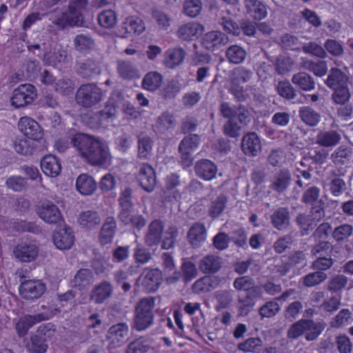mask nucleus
I'll return each mask as SVG.
<instances>
[{
	"mask_svg": "<svg viewBox=\"0 0 353 353\" xmlns=\"http://www.w3.org/2000/svg\"><path fill=\"white\" fill-rule=\"evenodd\" d=\"M71 142L80 156L90 164L110 163L112 157L109 148L99 139L85 134H77Z\"/></svg>",
	"mask_w": 353,
	"mask_h": 353,
	"instance_id": "nucleus-1",
	"label": "nucleus"
},
{
	"mask_svg": "<svg viewBox=\"0 0 353 353\" xmlns=\"http://www.w3.org/2000/svg\"><path fill=\"white\" fill-rule=\"evenodd\" d=\"M163 223L159 219L152 221L148 226L146 232L144 236L145 243L152 247L157 245L161 241L162 243L161 248L163 250H170L172 248L176 241L179 231L176 226H169L164 233Z\"/></svg>",
	"mask_w": 353,
	"mask_h": 353,
	"instance_id": "nucleus-2",
	"label": "nucleus"
},
{
	"mask_svg": "<svg viewBox=\"0 0 353 353\" xmlns=\"http://www.w3.org/2000/svg\"><path fill=\"white\" fill-rule=\"evenodd\" d=\"M154 307L155 299L153 297L141 299L134 309L132 328L137 332H143L150 327L154 321Z\"/></svg>",
	"mask_w": 353,
	"mask_h": 353,
	"instance_id": "nucleus-3",
	"label": "nucleus"
},
{
	"mask_svg": "<svg viewBox=\"0 0 353 353\" xmlns=\"http://www.w3.org/2000/svg\"><path fill=\"white\" fill-rule=\"evenodd\" d=\"M104 95V92L97 84L85 83L78 88L75 98L78 105L90 108L99 103Z\"/></svg>",
	"mask_w": 353,
	"mask_h": 353,
	"instance_id": "nucleus-4",
	"label": "nucleus"
},
{
	"mask_svg": "<svg viewBox=\"0 0 353 353\" xmlns=\"http://www.w3.org/2000/svg\"><path fill=\"white\" fill-rule=\"evenodd\" d=\"M37 97V90L34 85L25 83L15 88L10 97L11 105L19 109L23 108L34 101Z\"/></svg>",
	"mask_w": 353,
	"mask_h": 353,
	"instance_id": "nucleus-5",
	"label": "nucleus"
},
{
	"mask_svg": "<svg viewBox=\"0 0 353 353\" xmlns=\"http://www.w3.org/2000/svg\"><path fill=\"white\" fill-rule=\"evenodd\" d=\"M54 315V313L52 311H46L34 315H24L20 317L15 323L17 334L20 337L24 336L33 325L43 321L48 320Z\"/></svg>",
	"mask_w": 353,
	"mask_h": 353,
	"instance_id": "nucleus-6",
	"label": "nucleus"
},
{
	"mask_svg": "<svg viewBox=\"0 0 353 353\" xmlns=\"http://www.w3.org/2000/svg\"><path fill=\"white\" fill-rule=\"evenodd\" d=\"M19 131L27 138L40 142L43 137V131L41 125L29 117L20 118L18 122Z\"/></svg>",
	"mask_w": 353,
	"mask_h": 353,
	"instance_id": "nucleus-7",
	"label": "nucleus"
},
{
	"mask_svg": "<svg viewBox=\"0 0 353 353\" xmlns=\"http://www.w3.org/2000/svg\"><path fill=\"white\" fill-rule=\"evenodd\" d=\"M136 178L141 188L152 192L156 185V175L153 168L148 163H141L137 166Z\"/></svg>",
	"mask_w": 353,
	"mask_h": 353,
	"instance_id": "nucleus-8",
	"label": "nucleus"
},
{
	"mask_svg": "<svg viewBox=\"0 0 353 353\" xmlns=\"http://www.w3.org/2000/svg\"><path fill=\"white\" fill-rule=\"evenodd\" d=\"M129 326L126 323H119L112 325L107 334L111 348L122 346L128 339Z\"/></svg>",
	"mask_w": 353,
	"mask_h": 353,
	"instance_id": "nucleus-9",
	"label": "nucleus"
},
{
	"mask_svg": "<svg viewBox=\"0 0 353 353\" xmlns=\"http://www.w3.org/2000/svg\"><path fill=\"white\" fill-rule=\"evenodd\" d=\"M46 286L41 281L29 280L23 282L19 287L21 296L27 300L39 299L45 292Z\"/></svg>",
	"mask_w": 353,
	"mask_h": 353,
	"instance_id": "nucleus-10",
	"label": "nucleus"
},
{
	"mask_svg": "<svg viewBox=\"0 0 353 353\" xmlns=\"http://www.w3.org/2000/svg\"><path fill=\"white\" fill-rule=\"evenodd\" d=\"M14 256L22 262H30L37 258L39 248L33 241H23L19 243L14 250Z\"/></svg>",
	"mask_w": 353,
	"mask_h": 353,
	"instance_id": "nucleus-11",
	"label": "nucleus"
},
{
	"mask_svg": "<svg viewBox=\"0 0 353 353\" xmlns=\"http://www.w3.org/2000/svg\"><path fill=\"white\" fill-rule=\"evenodd\" d=\"M37 211L39 216L48 223H57L62 220L59 209L51 201L43 202Z\"/></svg>",
	"mask_w": 353,
	"mask_h": 353,
	"instance_id": "nucleus-12",
	"label": "nucleus"
},
{
	"mask_svg": "<svg viewBox=\"0 0 353 353\" xmlns=\"http://www.w3.org/2000/svg\"><path fill=\"white\" fill-rule=\"evenodd\" d=\"M198 143L199 137L195 134L184 138L179 145V150L181 154V158L187 165L192 161V152L196 150Z\"/></svg>",
	"mask_w": 353,
	"mask_h": 353,
	"instance_id": "nucleus-13",
	"label": "nucleus"
},
{
	"mask_svg": "<svg viewBox=\"0 0 353 353\" xmlns=\"http://www.w3.org/2000/svg\"><path fill=\"white\" fill-rule=\"evenodd\" d=\"M228 37L220 31H211L206 33L201 39V45L208 50L214 51L225 46Z\"/></svg>",
	"mask_w": 353,
	"mask_h": 353,
	"instance_id": "nucleus-14",
	"label": "nucleus"
},
{
	"mask_svg": "<svg viewBox=\"0 0 353 353\" xmlns=\"http://www.w3.org/2000/svg\"><path fill=\"white\" fill-rule=\"evenodd\" d=\"M53 242L59 250H69L74 242V235L70 228H60L53 234Z\"/></svg>",
	"mask_w": 353,
	"mask_h": 353,
	"instance_id": "nucleus-15",
	"label": "nucleus"
},
{
	"mask_svg": "<svg viewBox=\"0 0 353 353\" xmlns=\"http://www.w3.org/2000/svg\"><path fill=\"white\" fill-rule=\"evenodd\" d=\"M311 213L314 216L313 218L304 214H300L296 217V223L303 231V235L308 234L309 232L313 229V220L317 219L319 221L321 219L323 214V208L320 205L312 206Z\"/></svg>",
	"mask_w": 353,
	"mask_h": 353,
	"instance_id": "nucleus-16",
	"label": "nucleus"
},
{
	"mask_svg": "<svg viewBox=\"0 0 353 353\" xmlns=\"http://www.w3.org/2000/svg\"><path fill=\"white\" fill-rule=\"evenodd\" d=\"M241 149L245 154L256 157L261 151V145L259 137L256 132H248L243 136Z\"/></svg>",
	"mask_w": 353,
	"mask_h": 353,
	"instance_id": "nucleus-17",
	"label": "nucleus"
},
{
	"mask_svg": "<svg viewBox=\"0 0 353 353\" xmlns=\"http://www.w3.org/2000/svg\"><path fill=\"white\" fill-rule=\"evenodd\" d=\"M68 60L67 51L60 45H56L53 51L46 53L43 59L46 64L54 68L61 67Z\"/></svg>",
	"mask_w": 353,
	"mask_h": 353,
	"instance_id": "nucleus-18",
	"label": "nucleus"
},
{
	"mask_svg": "<svg viewBox=\"0 0 353 353\" xmlns=\"http://www.w3.org/2000/svg\"><path fill=\"white\" fill-rule=\"evenodd\" d=\"M98 114L101 128H106L114 125V122L117 117V105L112 101L111 97L108 99L105 108Z\"/></svg>",
	"mask_w": 353,
	"mask_h": 353,
	"instance_id": "nucleus-19",
	"label": "nucleus"
},
{
	"mask_svg": "<svg viewBox=\"0 0 353 353\" xmlns=\"http://www.w3.org/2000/svg\"><path fill=\"white\" fill-rule=\"evenodd\" d=\"M290 181V172L288 169H281L272 176L270 188L277 192H283L289 187Z\"/></svg>",
	"mask_w": 353,
	"mask_h": 353,
	"instance_id": "nucleus-20",
	"label": "nucleus"
},
{
	"mask_svg": "<svg viewBox=\"0 0 353 353\" xmlns=\"http://www.w3.org/2000/svg\"><path fill=\"white\" fill-rule=\"evenodd\" d=\"M76 189L82 195H92L97 188L94 178L88 174H81L76 179Z\"/></svg>",
	"mask_w": 353,
	"mask_h": 353,
	"instance_id": "nucleus-21",
	"label": "nucleus"
},
{
	"mask_svg": "<svg viewBox=\"0 0 353 353\" xmlns=\"http://www.w3.org/2000/svg\"><path fill=\"white\" fill-rule=\"evenodd\" d=\"M112 293V285L107 281L101 282L92 290L90 299L96 304H101L111 296Z\"/></svg>",
	"mask_w": 353,
	"mask_h": 353,
	"instance_id": "nucleus-22",
	"label": "nucleus"
},
{
	"mask_svg": "<svg viewBox=\"0 0 353 353\" xmlns=\"http://www.w3.org/2000/svg\"><path fill=\"white\" fill-rule=\"evenodd\" d=\"M162 272L159 269H152L145 274L142 284L148 292L156 291L162 281Z\"/></svg>",
	"mask_w": 353,
	"mask_h": 353,
	"instance_id": "nucleus-23",
	"label": "nucleus"
},
{
	"mask_svg": "<svg viewBox=\"0 0 353 353\" xmlns=\"http://www.w3.org/2000/svg\"><path fill=\"white\" fill-rule=\"evenodd\" d=\"M41 168L45 174L51 177L58 176L61 170L59 160L53 155L45 156L41 161Z\"/></svg>",
	"mask_w": 353,
	"mask_h": 353,
	"instance_id": "nucleus-24",
	"label": "nucleus"
},
{
	"mask_svg": "<svg viewBox=\"0 0 353 353\" xmlns=\"http://www.w3.org/2000/svg\"><path fill=\"white\" fill-rule=\"evenodd\" d=\"M341 139V134L334 130H321L316 135V143L327 148L336 145Z\"/></svg>",
	"mask_w": 353,
	"mask_h": 353,
	"instance_id": "nucleus-25",
	"label": "nucleus"
},
{
	"mask_svg": "<svg viewBox=\"0 0 353 353\" xmlns=\"http://www.w3.org/2000/svg\"><path fill=\"white\" fill-rule=\"evenodd\" d=\"M245 6L248 13L255 20L261 21L268 15L265 5L259 0H245Z\"/></svg>",
	"mask_w": 353,
	"mask_h": 353,
	"instance_id": "nucleus-26",
	"label": "nucleus"
},
{
	"mask_svg": "<svg viewBox=\"0 0 353 353\" xmlns=\"http://www.w3.org/2000/svg\"><path fill=\"white\" fill-rule=\"evenodd\" d=\"M13 147L16 152L24 156L32 155L37 151L34 141L26 137H17L14 139Z\"/></svg>",
	"mask_w": 353,
	"mask_h": 353,
	"instance_id": "nucleus-27",
	"label": "nucleus"
},
{
	"mask_svg": "<svg viewBox=\"0 0 353 353\" xmlns=\"http://www.w3.org/2000/svg\"><path fill=\"white\" fill-rule=\"evenodd\" d=\"M292 82L303 91H312L315 89L316 83L314 78L305 72L294 74Z\"/></svg>",
	"mask_w": 353,
	"mask_h": 353,
	"instance_id": "nucleus-28",
	"label": "nucleus"
},
{
	"mask_svg": "<svg viewBox=\"0 0 353 353\" xmlns=\"http://www.w3.org/2000/svg\"><path fill=\"white\" fill-rule=\"evenodd\" d=\"M119 218L125 225L131 224L133 228L140 230L146 225L145 217L139 214H130L128 210H121Z\"/></svg>",
	"mask_w": 353,
	"mask_h": 353,
	"instance_id": "nucleus-29",
	"label": "nucleus"
},
{
	"mask_svg": "<svg viewBox=\"0 0 353 353\" xmlns=\"http://www.w3.org/2000/svg\"><path fill=\"white\" fill-rule=\"evenodd\" d=\"M117 72L121 78L123 79H139L140 74L139 70L130 61H118Z\"/></svg>",
	"mask_w": 353,
	"mask_h": 353,
	"instance_id": "nucleus-30",
	"label": "nucleus"
},
{
	"mask_svg": "<svg viewBox=\"0 0 353 353\" xmlns=\"http://www.w3.org/2000/svg\"><path fill=\"white\" fill-rule=\"evenodd\" d=\"M272 225L279 230L285 229L290 223V213L286 208H279L271 215Z\"/></svg>",
	"mask_w": 353,
	"mask_h": 353,
	"instance_id": "nucleus-31",
	"label": "nucleus"
},
{
	"mask_svg": "<svg viewBox=\"0 0 353 353\" xmlns=\"http://www.w3.org/2000/svg\"><path fill=\"white\" fill-rule=\"evenodd\" d=\"M101 219L96 211L88 210L79 214L78 222L79 225L86 229L92 230L99 225Z\"/></svg>",
	"mask_w": 353,
	"mask_h": 353,
	"instance_id": "nucleus-32",
	"label": "nucleus"
},
{
	"mask_svg": "<svg viewBox=\"0 0 353 353\" xmlns=\"http://www.w3.org/2000/svg\"><path fill=\"white\" fill-rule=\"evenodd\" d=\"M185 56V53L181 48L169 49L165 53L164 63L168 68H174L183 61Z\"/></svg>",
	"mask_w": 353,
	"mask_h": 353,
	"instance_id": "nucleus-33",
	"label": "nucleus"
},
{
	"mask_svg": "<svg viewBox=\"0 0 353 353\" xmlns=\"http://www.w3.org/2000/svg\"><path fill=\"white\" fill-rule=\"evenodd\" d=\"M221 268L220 257L209 254L200 261V270L206 274H214Z\"/></svg>",
	"mask_w": 353,
	"mask_h": 353,
	"instance_id": "nucleus-34",
	"label": "nucleus"
},
{
	"mask_svg": "<svg viewBox=\"0 0 353 353\" xmlns=\"http://www.w3.org/2000/svg\"><path fill=\"white\" fill-rule=\"evenodd\" d=\"M116 229L117 223L115 219L112 216L108 217L100 232V241L102 244H107L112 242L115 234Z\"/></svg>",
	"mask_w": 353,
	"mask_h": 353,
	"instance_id": "nucleus-35",
	"label": "nucleus"
},
{
	"mask_svg": "<svg viewBox=\"0 0 353 353\" xmlns=\"http://www.w3.org/2000/svg\"><path fill=\"white\" fill-rule=\"evenodd\" d=\"M347 78L345 73L337 68H332L327 76L325 83L331 89L345 86Z\"/></svg>",
	"mask_w": 353,
	"mask_h": 353,
	"instance_id": "nucleus-36",
	"label": "nucleus"
},
{
	"mask_svg": "<svg viewBox=\"0 0 353 353\" xmlns=\"http://www.w3.org/2000/svg\"><path fill=\"white\" fill-rule=\"evenodd\" d=\"M77 72L83 78H91L100 73V68L96 61L87 59L78 63Z\"/></svg>",
	"mask_w": 353,
	"mask_h": 353,
	"instance_id": "nucleus-37",
	"label": "nucleus"
},
{
	"mask_svg": "<svg viewBox=\"0 0 353 353\" xmlns=\"http://www.w3.org/2000/svg\"><path fill=\"white\" fill-rule=\"evenodd\" d=\"M74 46L77 51L87 53L94 48L95 43L90 35L79 34L74 39Z\"/></svg>",
	"mask_w": 353,
	"mask_h": 353,
	"instance_id": "nucleus-38",
	"label": "nucleus"
},
{
	"mask_svg": "<svg viewBox=\"0 0 353 353\" xmlns=\"http://www.w3.org/2000/svg\"><path fill=\"white\" fill-rule=\"evenodd\" d=\"M163 82V76L158 72H150L144 77L142 85L147 90L154 92L159 89Z\"/></svg>",
	"mask_w": 353,
	"mask_h": 353,
	"instance_id": "nucleus-39",
	"label": "nucleus"
},
{
	"mask_svg": "<svg viewBox=\"0 0 353 353\" xmlns=\"http://www.w3.org/2000/svg\"><path fill=\"white\" fill-rule=\"evenodd\" d=\"M198 31L199 23L189 22L179 28L177 35L183 40L192 41L197 38Z\"/></svg>",
	"mask_w": 353,
	"mask_h": 353,
	"instance_id": "nucleus-40",
	"label": "nucleus"
},
{
	"mask_svg": "<svg viewBox=\"0 0 353 353\" xmlns=\"http://www.w3.org/2000/svg\"><path fill=\"white\" fill-rule=\"evenodd\" d=\"M123 29L128 34H141L145 27L143 20L139 17H130L123 23Z\"/></svg>",
	"mask_w": 353,
	"mask_h": 353,
	"instance_id": "nucleus-41",
	"label": "nucleus"
},
{
	"mask_svg": "<svg viewBox=\"0 0 353 353\" xmlns=\"http://www.w3.org/2000/svg\"><path fill=\"white\" fill-rule=\"evenodd\" d=\"M302 65L305 69L313 72L317 77H323L327 72V65L325 61L307 59L303 61Z\"/></svg>",
	"mask_w": 353,
	"mask_h": 353,
	"instance_id": "nucleus-42",
	"label": "nucleus"
},
{
	"mask_svg": "<svg viewBox=\"0 0 353 353\" xmlns=\"http://www.w3.org/2000/svg\"><path fill=\"white\" fill-rule=\"evenodd\" d=\"M50 21L60 29H64L68 26L72 27L74 21L68 20L65 10L57 8L50 12Z\"/></svg>",
	"mask_w": 353,
	"mask_h": 353,
	"instance_id": "nucleus-43",
	"label": "nucleus"
},
{
	"mask_svg": "<svg viewBox=\"0 0 353 353\" xmlns=\"http://www.w3.org/2000/svg\"><path fill=\"white\" fill-rule=\"evenodd\" d=\"M305 339L307 341H312L318 338L324 330V326L321 323L314 322L311 319H305Z\"/></svg>",
	"mask_w": 353,
	"mask_h": 353,
	"instance_id": "nucleus-44",
	"label": "nucleus"
},
{
	"mask_svg": "<svg viewBox=\"0 0 353 353\" xmlns=\"http://www.w3.org/2000/svg\"><path fill=\"white\" fill-rule=\"evenodd\" d=\"M259 294L248 293L245 297L239 298L238 312L242 316H247L256 303V298Z\"/></svg>",
	"mask_w": 353,
	"mask_h": 353,
	"instance_id": "nucleus-45",
	"label": "nucleus"
},
{
	"mask_svg": "<svg viewBox=\"0 0 353 353\" xmlns=\"http://www.w3.org/2000/svg\"><path fill=\"white\" fill-rule=\"evenodd\" d=\"M94 280L92 270L89 269H81L74 276V283L79 289H83L89 286Z\"/></svg>",
	"mask_w": 353,
	"mask_h": 353,
	"instance_id": "nucleus-46",
	"label": "nucleus"
},
{
	"mask_svg": "<svg viewBox=\"0 0 353 353\" xmlns=\"http://www.w3.org/2000/svg\"><path fill=\"white\" fill-rule=\"evenodd\" d=\"M217 167L208 159L200 160V178L205 181H210L216 177Z\"/></svg>",
	"mask_w": 353,
	"mask_h": 353,
	"instance_id": "nucleus-47",
	"label": "nucleus"
},
{
	"mask_svg": "<svg viewBox=\"0 0 353 353\" xmlns=\"http://www.w3.org/2000/svg\"><path fill=\"white\" fill-rule=\"evenodd\" d=\"M299 116L301 120L310 126H316L321 120V115L308 106L300 108Z\"/></svg>",
	"mask_w": 353,
	"mask_h": 353,
	"instance_id": "nucleus-48",
	"label": "nucleus"
},
{
	"mask_svg": "<svg viewBox=\"0 0 353 353\" xmlns=\"http://www.w3.org/2000/svg\"><path fill=\"white\" fill-rule=\"evenodd\" d=\"M234 288L239 291H245L251 294H259L257 286H255L249 276L236 278L233 283Z\"/></svg>",
	"mask_w": 353,
	"mask_h": 353,
	"instance_id": "nucleus-49",
	"label": "nucleus"
},
{
	"mask_svg": "<svg viewBox=\"0 0 353 353\" xmlns=\"http://www.w3.org/2000/svg\"><path fill=\"white\" fill-rule=\"evenodd\" d=\"M27 349L32 353H45L48 349L46 339L39 334L31 335L30 342L27 345Z\"/></svg>",
	"mask_w": 353,
	"mask_h": 353,
	"instance_id": "nucleus-50",
	"label": "nucleus"
},
{
	"mask_svg": "<svg viewBox=\"0 0 353 353\" xmlns=\"http://www.w3.org/2000/svg\"><path fill=\"white\" fill-rule=\"evenodd\" d=\"M150 349V341L143 337H140L128 344L125 353H148Z\"/></svg>",
	"mask_w": 353,
	"mask_h": 353,
	"instance_id": "nucleus-51",
	"label": "nucleus"
},
{
	"mask_svg": "<svg viewBox=\"0 0 353 353\" xmlns=\"http://www.w3.org/2000/svg\"><path fill=\"white\" fill-rule=\"evenodd\" d=\"M246 54L245 50L237 45L230 46L225 52L229 61L235 64L243 62L245 59Z\"/></svg>",
	"mask_w": 353,
	"mask_h": 353,
	"instance_id": "nucleus-52",
	"label": "nucleus"
},
{
	"mask_svg": "<svg viewBox=\"0 0 353 353\" xmlns=\"http://www.w3.org/2000/svg\"><path fill=\"white\" fill-rule=\"evenodd\" d=\"M164 270L166 273H173L174 276H168L167 282L169 283H175L179 278V273L175 271V266L172 257L168 253H164L162 256Z\"/></svg>",
	"mask_w": 353,
	"mask_h": 353,
	"instance_id": "nucleus-53",
	"label": "nucleus"
},
{
	"mask_svg": "<svg viewBox=\"0 0 353 353\" xmlns=\"http://www.w3.org/2000/svg\"><path fill=\"white\" fill-rule=\"evenodd\" d=\"M181 90V84L177 79H172L168 81L161 94L164 99L174 98Z\"/></svg>",
	"mask_w": 353,
	"mask_h": 353,
	"instance_id": "nucleus-54",
	"label": "nucleus"
},
{
	"mask_svg": "<svg viewBox=\"0 0 353 353\" xmlns=\"http://www.w3.org/2000/svg\"><path fill=\"white\" fill-rule=\"evenodd\" d=\"M327 274L323 272L316 271L309 273L302 278L303 284L306 287H313L323 282Z\"/></svg>",
	"mask_w": 353,
	"mask_h": 353,
	"instance_id": "nucleus-55",
	"label": "nucleus"
},
{
	"mask_svg": "<svg viewBox=\"0 0 353 353\" xmlns=\"http://www.w3.org/2000/svg\"><path fill=\"white\" fill-rule=\"evenodd\" d=\"M332 94L333 102L338 105H345L349 101L350 93L347 85L332 89Z\"/></svg>",
	"mask_w": 353,
	"mask_h": 353,
	"instance_id": "nucleus-56",
	"label": "nucleus"
},
{
	"mask_svg": "<svg viewBox=\"0 0 353 353\" xmlns=\"http://www.w3.org/2000/svg\"><path fill=\"white\" fill-rule=\"evenodd\" d=\"M347 278L343 274L333 276L327 283V290L332 293L341 292L347 284Z\"/></svg>",
	"mask_w": 353,
	"mask_h": 353,
	"instance_id": "nucleus-57",
	"label": "nucleus"
},
{
	"mask_svg": "<svg viewBox=\"0 0 353 353\" xmlns=\"http://www.w3.org/2000/svg\"><path fill=\"white\" fill-rule=\"evenodd\" d=\"M98 21L102 27L110 28L116 24L117 17L112 10H104L99 14Z\"/></svg>",
	"mask_w": 353,
	"mask_h": 353,
	"instance_id": "nucleus-58",
	"label": "nucleus"
},
{
	"mask_svg": "<svg viewBox=\"0 0 353 353\" xmlns=\"http://www.w3.org/2000/svg\"><path fill=\"white\" fill-rule=\"evenodd\" d=\"M227 203V199L225 196H218L212 201L209 209V214L212 218H217L223 212Z\"/></svg>",
	"mask_w": 353,
	"mask_h": 353,
	"instance_id": "nucleus-59",
	"label": "nucleus"
},
{
	"mask_svg": "<svg viewBox=\"0 0 353 353\" xmlns=\"http://www.w3.org/2000/svg\"><path fill=\"white\" fill-rule=\"evenodd\" d=\"M352 225L344 223L334 230L332 236L336 241H343L348 239L352 235Z\"/></svg>",
	"mask_w": 353,
	"mask_h": 353,
	"instance_id": "nucleus-60",
	"label": "nucleus"
},
{
	"mask_svg": "<svg viewBox=\"0 0 353 353\" xmlns=\"http://www.w3.org/2000/svg\"><path fill=\"white\" fill-rule=\"evenodd\" d=\"M311 250L312 255L318 256H330L332 255V248L328 241H317Z\"/></svg>",
	"mask_w": 353,
	"mask_h": 353,
	"instance_id": "nucleus-61",
	"label": "nucleus"
},
{
	"mask_svg": "<svg viewBox=\"0 0 353 353\" xmlns=\"http://www.w3.org/2000/svg\"><path fill=\"white\" fill-rule=\"evenodd\" d=\"M341 297L339 296H332L327 299H325L320 305L321 310L325 312H333L339 310L341 305Z\"/></svg>",
	"mask_w": 353,
	"mask_h": 353,
	"instance_id": "nucleus-62",
	"label": "nucleus"
},
{
	"mask_svg": "<svg viewBox=\"0 0 353 353\" xmlns=\"http://www.w3.org/2000/svg\"><path fill=\"white\" fill-rule=\"evenodd\" d=\"M262 345L261 340L258 337H251L239 343L238 348L244 352H254Z\"/></svg>",
	"mask_w": 353,
	"mask_h": 353,
	"instance_id": "nucleus-63",
	"label": "nucleus"
},
{
	"mask_svg": "<svg viewBox=\"0 0 353 353\" xmlns=\"http://www.w3.org/2000/svg\"><path fill=\"white\" fill-rule=\"evenodd\" d=\"M253 75V72L250 70H248L243 67H239L234 69L233 72L232 82L238 84L248 82Z\"/></svg>",
	"mask_w": 353,
	"mask_h": 353,
	"instance_id": "nucleus-64",
	"label": "nucleus"
}]
</instances>
